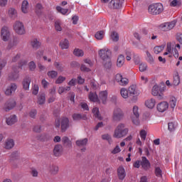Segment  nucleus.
<instances>
[{"label": "nucleus", "instance_id": "38", "mask_svg": "<svg viewBox=\"0 0 182 182\" xmlns=\"http://www.w3.org/2000/svg\"><path fill=\"white\" fill-rule=\"evenodd\" d=\"M73 55L77 58H80L85 55V53L83 52V50L75 48L73 51Z\"/></svg>", "mask_w": 182, "mask_h": 182}, {"label": "nucleus", "instance_id": "48", "mask_svg": "<svg viewBox=\"0 0 182 182\" xmlns=\"http://www.w3.org/2000/svg\"><path fill=\"white\" fill-rule=\"evenodd\" d=\"M56 10L58 11V12H60V14H62L63 15H66V14H68V12H69V9H63L60 6H58L56 7Z\"/></svg>", "mask_w": 182, "mask_h": 182}, {"label": "nucleus", "instance_id": "37", "mask_svg": "<svg viewBox=\"0 0 182 182\" xmlns=\"http://www.w3.org/2000/svg\"><path fill=\"white\" fill-rule=\"evenodd\" d=\"M177 105V99L174 97H171L169 100V106L173 110H174V107Z\"/></svg>", "mask_w": 182, "mask_h": 182}, {"label": "nucleus", "instance_id": "51", "mask_svg": "<svg viewBox=\"0 0 182 182\" xmlns=\"http://www.w3.org/2000/svg\"><path fill=\"white\" fill-rule=\"evenodd\" d=\"M180 85V77L178 75H176L173 77V85L178 86Z\"/></svg>", "mask_w": 182, "mask_h": 182}, {"label": "nucleus", "instance_id": "19", "mask_svg": "<svg viewBox=\"0 0 182 182\" xmlns=\"http://www.w3.org/2000/svg\"><path fill=\"white\" fill-rule=\"evenodd\" d=\"M18 43H19V41L18 40V38L14 37L13 39L9 42V44L7 46V49L9 50H11V49H12V48H15V46H16Z\"/></svg>", "mask_w": 182, "mask_h": 182}, {"label": "nucleus", "instance_id": "24", "mask_svg": "<svg viewBox=\"0 0 182 182\" xmlns=\"http://www.w3.org/2000/svg\"><path fill=\"white\" fill-rule=\"evenodd\" d=\"M73 119L75 121L87 120V117L85 114H73Z\"/></svg>", "mask_w": 182, "mask_h": 182}, {"label": "nucleus", "instance_id": "11", "mask_svg": "<svg viewBox=\"0 0 182 182\" xmlns=\"http://www.w3.org/2000/svg\"><path fill=\"white\" fill-rule=\"evenodd\" d=\"M63 146L60 144H56L54 146L53 153L55 157H60L62 156Z\"/></svg>", "mask_w": 182, "mask_h": 182}, {"label": "nucleus", "instance_id": "10", "mask_svg": "<svg viewBox=\"0 0 182 182\" xmlns=\"http://www.w3.org/2000/svg\"><path fill=\"white\" fill-rule=\"evenodd\" d=\"M164 89L160 88V87H158L157 85H154L152 88V95L153 96H158V99L159 100H161L163 99V93H159V91L163 92Z\"/></svg>", "mask_w": 182, "mask_h": 182}, {"label": "nucleus", "instance_id": "16", "mask_svg": "<svg viewBox=\"0 0 182 182\" xmlns=\"http://www.w3.org/2000/svg\"><path fill=\"white\" fill-rule=\"evenodd\" d=\"M48 171L52 176H56L59 173V166L55 164H50L48 166Z\"/></svg>", "mask_w": 182, "mask_h": 182}, {"label": "nucleus", "instance_id": "54", "mask_svg": "<svg viewBox=\"0 0 182 182\" xmlns=\"http://www.w3.org/2000/svg\"><path fill=\"white\" fill-rule=\"evenodd\" d=\"M65 80H66L65 77L59 76L56 80L55 83H57V85H60V83H63V82H65Z\"/></svg>", "mask_w": 182, "mask_h": 182}, {"label": "nucleus", "instance_id": "12", "mask_svg": "<svg viewBox=\"0 0 182 182\" xmlns=\"http://www.w3.org/2000/svg\"><path fill=\"white\" fill-rule=\"evenodd\" d=\"M31 46L35 50H38L42 46V43L38 38H33L31 41Z\"/></svg>", "mask_w": 182, "mask_h": 182}, {"label": "nucleus", "instance_id": "15", "mask_svg": "<svg viewBox=\"0 0 182 182\" xmlns=\"http://www.w3.org/2000/svg\"><path fill=\"white\" fill-rule=\"evenodd\" d=\"M69 129V119L64 117L61 120V132L64 133Z\"/></svg>", "mask_w": 182, "mask_h": 182}, {"label": "nucleus", "instance_id": "25", "mask_svg": "<svg viewBox=\"0 0 182 182\" xmlns=\"http://www.w3.org/2000/svg\"><path fill=\"white\" fill-rule=\"evenodd\" d=\"M87 141H89L87 138H85L83 139L77 140L75 141V144L76 146H77L78 147H85V146L87 145Z\"/></svg>", "mask_w": 182, "mask_h": 182}, {"label": "nucleus", "instance_id": "22", "mask_svg": "<svg viewBox=\"0 0 182 182\" xmlns=\"http://www.w3.org/2000/svg\"><path fill=\"white\" fill-rule=\"evenodd\" d=\"M31 79L30 77L26 76L23 80V87L24 90H29V86L31 85Z\"/></svg>", "mask_w": 182, "mask_h": 182}, {"label": "nucleus", "instance_id": "39", "mask_svg": "<svg viewBox=\"0 0 182 182\" xmlns=\"http://www.w3.org/2000/svg\"><path fill=\"white\" fill-rule=\"evenodd\" d=\"M45 100H46L45 93H42L41 95H38L37 103L38 105H45Z\"/></svg>", "mask_w": 182, "mask_h": 182}, {"label": "nucleus", "instance_id": "46", "mask_svg": "<svg viewBox=\"0 0 182 182\" xmlns=\"http://www.w3.org/2000/svg\"><path fill=\"white\" fill-rule=\"evenodd\" d=\"M16 106V102L15 101H11L8 103L7 107H6V112H9V110H12L14 107Z\"/></svg>", "mask_w": 182, "mask_h": 182}, {"label": "nucleus", "instance_id": "31", "mask_svg": "<svg viewBox=\"0 0 182 182\" xmlns=\"http://www.w3.org/2000/svg\"><path fill=\"white\" fill-rule=\"evenodd\" d=\"M19 151H15L10 156V161H15V160H19Z\"/></svg>", "mask_w": 182, "mask_h": 182}, {"label": "nucleus", "instance_id": "35", "mask_svg": "<svg viewBox=\"0 0 182 182\" xmlns=\"http://www.w3.org/2000/svg\"><path fill=\"white\" fill-rule=\"evenodd\" d=\"M29 5V3L28 1L24 0L22 2L21 4V11L23 14H28V6Z\"/></svg>", "mask_w": 182, "mask_h": 182}, {"label": "nucleus", "instance_id": "52", "mask_svg": "<svg viewBox=\"0 0 182 182\" xmlns=\"http://www.w3.org/2000/svg\"><path fill=\"white\" fill-rule=\"evenodd\" d=\"M55 28L56 31H58V32L62 31V27L60 26V21L57 20L55 22Z\"/></svg>", "mask_w": 182, "mask_h": 182}, {"label": "nucleus", "instance_id": "4", "mask_svg": "<svg viewBox=\"0 0 182 182\" xmlns=\"http://www.w3.org/2000/svg\"><path fill=\"white\" fill-rule=\"evenodd\" d=\"M1 41L4 42H9L11 39V31L9 30V27L3 26L1 30Z\"/></svg>", "mask_w": 182, "mask_h": 182}, {"label": "nucleus", "instance_id": "44", "mask_svg": "<svg viewBox=\"0 0 182 182\" xmlns=\"http://www.w3.org/2000/svg\"><path fill=\"white\" fill-rule=\"evenodd\" d=\"M92 113L94 114V116L98 119L99 120H102V117L100 116V113L99 112V108L95 107L92 109Z\"/></svg>", "mask_w": 182, "mask_h": 182}, {"label": "nucleus", "instance_id": "18", "mask_svg": "<svg viewBox=\"0 0 182 182\" xmlns=\"http://www.w3.org/2000/svg\"><path fill=\"white\" fill-rule=\"evenodd\" d=\"M62 143L67 149H72V141L68 136H63Z\"/></svg>", "mask_w": 182, "mask_h": 182}, {"label": "nucleus", "instance_id": "40", "mask_svg": "<svg viewBox=\"0 0 182 182\" xmlns=\"http://www.w3.org/2000/svg\"><path fill=\"white\" fill-rule=\"evenodd\" d=\"M128 92L130 93V95H135L136 96H138V95H139V92H137V91H136V85H131L128 89Z\"/></svg>", "mask_w": 182, "mask_h": 182}, {"label": "nucleus", "instance_id": "43", "mask_svg": "<svg viewBox=\"0 0 182 182\" xmlns=\"http://www.w3.org/2000/svg\"><path fill=\"white\" fill-rule=\"evenodd\" d=\"M102 140H107L109 144H112V143H113V141L112 140V136L109 134H102Z\"/></svg>", "mask_w": 182, "mask_h": 182}, {"label": "nucleus", "instance_id": "47", "mask_svg": "<svg viewBox=\"0 0 182 182\" xmlns=\"http://www.w3.org/2000/svg\"><path fill=\"white\" fill-rule=\"evenodd\" d=\"M120 94L124 99H127V97H129V91H127V89L126 88H122L120 90Z\"/></svg>", "mask_w": 182, "mask_h": 182}, {"label": "nucleus", "instance_id": "63", "mask_svg": "<svg viewBox=\"0 0 182 182\" xmlns=\"http://www.w3.org/2000/svg\"><path fill=\"white\" fill-rule=\"evenodd\" d=\"M70 68H79V66H80V64L77 61H72L70 63Z\"/></svg>", "mask_w": 182, "mask_h": 182}, {"label": "nucleus", "instance_id": "27", "mask_svg": "<svg viewBox=\"0 0 182 182\" xmlns=\"http://www.w3.org/2000/svg\"><path fill=\"white\" fill-rule=\"evenodd\" d=\"M145 105L148 109H153L154 106H156V100L151 98L150 100H148L146 102Z\"/></svg>", "mask_w": 182, "mask_h": 182}, {"label": "nucleus", "instance_id": "20", "mask_svg": "<svg viewBox=\"0 0 182 182\" xmlns=\"http://www.w3.org/2000/svg\"><path fill=\"white\" fill-rule=\"evenodd\" d=\"M123 2H124V0H112L110 4L113 5L114 9H119L122 8Z\"/></svg>", "mask_w": 182, "mask_h": 182}, {"label": "nucleus", "instance_id": "36", "mask_svg": "<svg viewBox=\"0 0 182 182\" xmlns=\"http://www.w3.org/2000/svg\"><path fill=\"white\" fill-rule=\"evenodd\" d=\"M89 99L91 100V102H100V100H99V97H97V94L90 92L89 95Z\"/></svg>", "mask_w": 182, "mask_h": 182}, {"label": "nucleus", "instance_id": "29", "mask_svg": "<svg viewBox=\"0 0 182 182\" xmlns=\"http://www.w3.org/2000/svg\"><path fill=\"white\" fill-rule=\"evenodd\" d=\"M9 15L11 19H16L18 17V13L16 12V10L14 8H11L9 10Z\"/></svg>", "mask_w": 182, "mask_h": 182}, {"label": "nucleus", "instance_id": "28", "mask_svg": "<svg viewBox=\"0 0 182 182\" xmlns=\"http://www.w3.org/2000/svg\"><path fill=\"white\" fill-rule=\"evenodd\" d=\"M123 65H124V55H119L117 60V68H122Z\"/></svg>", "mask_w": 182, "mask_h": 182}, {"label": "nucleus", "instance_id": "53", "mask_svg": "<svg viewBox=\"0 0 182 182\" xmlns=\"http://www.w3.org/2000/svg\"><path fill=\"white\" fill-rule=\"evenodd\" d=\"M146 56L148 58V62L149 63H154V58H153V55H151V54L149 52V51H146Z\"/></svg>", "mask_w": 182, "mask_h": 182}, {"label": "nucleus", "instance_id": "21", "mask_svg": "<svg viewBox=\"0 0 182 182\" xmlns=\"http://www.w3.org/2000/svg\"><path fill=\"white\" fill-rule=\"evenodd\" d=\"M112 65V59L102 60V66L105 70H110Z\"/></svg>", "mask_w": 182, "mask_h": 182}, {"label": "nucleus", "instance_id": "5", "mask_svg": "<svg viewBox=\"0 0 182 182\" xmlns=\"http://www.w3.org/2000/svg\"><path fill=\"white\" fill-rule=\"evenodd\" d=\"M14 30L18 35H25V26L19 21H16L13 25Z\"/></svg>", "mask_w": 182, "mask_h": 182}, {"label": "nucleus", "instance_id": "50", "mask_svg": "<svg viewBox=\"0 0 182 182\" xmlns=\"http://www.w3.org/2000/svg\"><path fill=\"white\" fill-rule=\"evenodd\" d=\"M48 77H51V79H55L58 76V72L55 70L49 71L47 73Z\"/></svg>", "mask_w": 182, "mask_h": 182}, {"label": "nucleus", "instance_id": "1", "mask_svg": "<svg viewBox=\"0 0 182 182\" xmlns=\"http://www.w3.org/2000/svg\"><path fill=\"white\" fill-rule=\"evenodd\" d=\"M126 124L120 123L117 125L114 132V137L115 139H122L124 137L129 133V129L125 128Z\"/></svg>", "mask_w": 182, "mask_h": 182}, {"label": "nucleus", "instance_id": "57", "mask_svg": "<svg viewBox=\"0 0 182 182\" xmlns=\"http://www.w3.org/2000/svg\"><path fill=\"white\" fill-rule=\"evenodd\" d=\"M119 83L121 86H125V85H127V83H129V80L127 78H123L122 77Z\"/></svg>", "mask_w": 182, "mask_h": 182}, {"label": "nucleus", "instance_id": "55", "mask_svg": "<svg viewBox=\"0 0 182 182\" xmlns=\"http://www.w3.org/2000/svg\"><path fill=\"white\" fill-rule=\"evenodd\" d=\"M168 130H169V132H174V130H176L174 122H169L168 124Z\"/></svg>", "mask_w": 182, "mask_h": 182}, {"label": "nucleus", "instance_id": "13", "mask_svg": "<svg viewBox=\"0 0 182 182\" xmlns=\"http://www.w3.org/2000/svg\"><path fill=\"white\" fill-rule=\"evenodd\" d=\"M119 180L123 181L124 178H126V170L123 166H119L117 171Z\"/></svg>", "mask_w": 182, "mask_h": 182}, {"label": "nucleus", "instance_id": "9", "mask_svg": "<svg viewBox=\"0 0 182 182\" xmlns=\"http://www.w3.org/2000/svg\"><path fill=\"white\" fill-rule=\"evenodd\" d=\"M18 89V85L15 83H11L9 87H8L4 91L6 96H12V93Z\"/></svg>", "mask_w": 182, "mask_h": 182}, {"label": "nucleus", "instance_id": "17", "mask_svg": "<svg viewBox=\"0 0 182 182\" xmlns=\"http://www.w3.org/2000/svg\"><path fill=\"white\" fill-rule=\"evenodd\" d=\"M141 166L142 167V168H144V170H149V168H150V161H148L147 158H146V156H143L141 161Z\"/></svg>", "mask_w": 182, "mask_h": 182}, {"label": "nucleus", "instance_id": "32", "mask_svg": "<svg viewBox=\"0 0 182 182\" xmlns=\"http://www.w3.org/2000/svg\"><path fill=\"white\" fill-rule=\"evenodd\" d=\"M13 70L14 71V73H11L9 77L10 79H11L12 80H16V79H18V77H19V71L16 70V68H13Z\"/></svg>", "mask_w": 182, "mask_h": 182}, {"label": "nucleus", "instance_id": "33", "mask_svg": "<svg viewBox=\"0 0 182 182\" xmlns=\"http://www.w3.org/2000/svg\"><path fill=\"white\" fill-rule=\"evenodd\" d=\"M42 11H43V6L41 3H38L36 5V13L38 16H41L42 15Z\"/></svg>", "mask_w": 182, "mask_h": 182}, {"label": "nucleus", "instance_id": "49", "mask_svg": "<svg viewBox=\"0 0 182 182\" xmlns=\"http://www.w3.org/2000/svg\"><path fill=\"white\" fill-rule=\"evenodd\" d=\"M111 38L113 42L119 41V33L117 32L113 31L111 34Z\"/></svg>", "mask_w": 182, "mask_h": 182}, {"label": "nucleus", "instance_id": "56", "mask_svg": "<svg viewBox=\"0 0 182 182\" xmlns=\"http://www.w3.org/2000/svg\"><path fill=\"white\" fill-rule=\"evenodd\" d=\"M147 70V65L144 63H141L139 65V71L140 72H146Z\"/></svg>", "mask_w": 182, "mask_h": 182}, {"label": "nucleus", "instance_id": "59", "mask_svg": "<svg viewBox=\"0 0 182 182\" xmlns=\"http://www.w3.org/2000/svg\"><path fill=\"white\" fill-rule=\"evenodd\" d=\"M140 136L142 140H146V137L147 136V132H146L144 129L141 130Z\"/></svg>", "mask_w": 182, "mask_h": 182}, {"label": "nucleus", "instance_id": "34", "mask_svg": "<svg viewBox=\"0 0 182 182\" xmlns=\"http://www.w3.org/2000/svg\"><path fill=\"white\" fill-rule=\"evenodd\" d=\"M15 146V142L14 141V139H8L6 141L5 147L7 150H10V149H12Z\"/></svg>", "mask_w": 182, "mask_h": 182}, {"label": "nucleus", "instance_id": "64", "mask_svg": "<svg viewBox=\"0 0 182 182\" xmlns=\"http://www.w3.org/2000/svg\"><path fill=\"white\" fill-rule=\"evenodd\" d=\"M155 173L157 177H161V169L160 167H156L155 169Z\"/></svg>", "mask_w": 182, "mask_h": 182}, {"label": "nucleus", "instance_id": "3", "mask_svg": "<svg viewBox=\"0 0 182 182\" xmlns=\"http://www.w3.org/2000/svg\"><path fill=\"white\" fill-rule=\"evenodd\" d=\"M123 119H124V112H123V109L117 107H115L112 113V122L119 123V122H122Z\"/></svg>", "mask_w": 182, "mask_h": 182}, {"label": "nucleus", "instance_id": "41", "mask_svg": "<svg viewBox=\"0 0 182 182\" xmlns=\"http://www.w3.org/2000/svg\"><path fill=\"white\" fill-rule=\"evenodd\" d=\"M96 39H97V41H102V39H103L104 36H105V31H97L95 35Z\"/></svg>", "mask_w": 182, "mask_h": 182}, {"label": "nucleus", "instance_id": "42", "mask_svg": "<svg viewBox=\"0 0 182 182\" xmlns=\"http://www.w3.org/2000/svg\"><path fill=\"white\" fill-rule=\"evenodd\" d=\"M164 50V45L158 46L154 48V52L156 55H159L161 52H163Z\"/></svg>", "mask_w": 182, "mask_h": 182}, {"label": "nucleus", "instance_id": "60", "mask_svg": "<svg viewBox=\"0 0 182 182\" xmlns=\"http://www.w3.org/2000/svg\"><path fill=\"white\" fill-rule=\"evenodd\" d=\"M29 114L31 119H35L36 117V114H38V111H36V109H32L30 112Z\"/></svg>", "mask_w": 182, "mask_h": 182}, {"label": "nucleus", "instance_id": "6", "mask_svg": "<svg viewBox=\"0 0 182 182\" xmlns=\"http://www.w3.org/2000/svg\"><path fill=\"white\" fill-rule=\"evenodd\" d=\"M176 23H177V20H173L172 21L166 22L161 24L159 26V28L164 32H168V31H171V29H173Z\"/></svg>", "mask_w": 182, "mask_h": 182}, {"label": "nucleus", "instance_id": "14", "mask_svg": "<svg viewBox=\"0 0 182 182\" xmlns=\"http://www.w3.org/2000/svg\"><path fill=\"white\" fill-rule=\"evenodd\" d=\"M168 109V102H161L157 105V110L158 112H161L163 113L166 112Z\"/></svg>", "mask_w": 182, "mask_h": 182}, {"label": "nucleus", "instance_id": "45", "mask_svg": "<svg viewBox=\"0 0 182 182\" xmlns=\"http://www.w3.org/2000/svg\"><path fill=\"white\" fill-rule=\"evenodd\" d=\"M54 66L58 69L60 72H63V69H65V65L59 62H55Z\"/></svg>", "mask_w": 182, "mask_h": 182}, {"label": "nucleus", "instance_id": "7", "mask_svg": "<svg viewBox=\"0 0 182 182\" xmlns=\"http://www.w3.org/2000/svg\"><path fill=\"white\" fill-rule=\"evenodd\" d=\"M99 55L102 60L112 59V51L109 48H104L99 50Z\"/></svg>", "mask_w": 182, "mask_h": 182}, {"label": "nucleus", "instance_id": "61", "mask_svg": "<svg viewBox=\"0 0 182 182\" xmlns=\"http://www.w3.org/2000/svg\"><path fill=\"white\" fill-rule=\"evenodd\" d=\"M29 69L31 72H33V70L36 69V64H35V62L31 61L29 63Z\"/></svg>", "mask_w": 182, "mask_h": 182}, {"label": "nucleus", "instance_id": "30", "mask_svg": "<svg viewBox=\"0 0 182 182\" xmlns=\"http://www.w3.org/2000/svg\"><path fill=\"white\" fill-rule=\"evenodd\" d=\"M59 45L61 49H69V40L65 38L61 41Z\"/></svg>", "mask_w": 182, "mask_h": 182}, {"label": "nucleus", "instance_id": "26", "mask_svg": "<svg viewBox=\"0 0 182 182\" xmlns=\"http://www.w3.org/2000/svg\"><path fill=\"white\" fill-rule=\"evenodd\" d=\"M100 99L102 100L103 105H106V102L107 100V91H102L100 92Z\"/></svg>", "mask_w": 182, "mask_h": 182}, {"label": "nucleus", "instance_id": "62", "mask_svg": "<svg viewBox=\"0 0 182 182\" xmlns=\"http://www.w3.org/2000/svg\"><path fill=\"white\" fill-rule=\"evenodd\" d=\"M81 72H90V68L86 67L85 65L82 64L80 67Z\"/></svg>", "mask_w": 182, "mask_h": 182}, {"label": "nucleus", "instance_id": "8", "mask_svg": "<svg viewBox=\"0 0 182 182\" xmlns=\"http://www.w3.org/2000/svg\"><path fill=\"white\" fill-rule=\"evenodd\" d=\"M139 117H140V114H139V107L134 106L133 107V114L131 115V119L132 120V123L136 126L140 123L139 122Z\"/></svg>", "mask_w": 182, "mask_h": 182}, {"label": "nucleus", "instance_id": "58", "mask_svg": "<svg viewBox=\"0 0 182 182\" xmlns=\"http://www.w3.org/2000/svg\"><path fill=\"white\" fill-rule=\"evenodd\" d=\"M177 5L180 6L181 5V2L178 0H173L170 4L171 6H177Z\"/></svg>", "mask_w": 182, "mask_h": 182}, {"label": "nucleus", "instance_id": "23", "mask_svg": "<svg viewBox=\"0 0 182 182\" xmlns=\"http://www.w3.org/2000/svg\"><path fill=\"white\" fill-rule=\"evenodd\" d=\"M16 122H18V119H16V115H11L6 119V122L8 126H12V124H15Z\"/></svg>", "mask_w": 182, "mask_h": 182}, {"label": "nucleus", "instance_id": "2", "mask_svg": "<svg viewBox=\"0 0 182 182\" xmlns=\"http://www.w3.org/2000/svg\"><path fill=\"white\" fill-rule=\"evenodd\" d=\"M163 11H164V8L163 7V4L160 3L151 4L148 7V12L151 15H160Z\"/></svg>", "mask_w": 182, "mask_h": 182}]
</instances>
